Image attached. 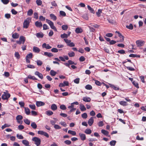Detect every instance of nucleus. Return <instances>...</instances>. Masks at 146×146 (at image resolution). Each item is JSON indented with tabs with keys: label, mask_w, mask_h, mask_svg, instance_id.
<instances>
[{
	"label": "nucleus",
	"mask_w": 146,
	"mask_h": 146,
	"mask_svg": "<svg viewBox=\"0 0 146 146\" xmlns=\"http://www.w3.org/2000/svg\"><path fill=\"white\" fill-rule=\"evenodd\" d=\"M31 21V18L30 17H29L25 20L23 23V27L25 29L27 28Z\"/></svg>",
	"instance_id": "obj_1"
},
{
	"label": "nucleus",
	"mask_w": 146,
	"mask_h": 146,
	"mask_svg": "<svg viewBox=\"0 0 146 146\" xmlns=\"http://www.w3.org/2000/svg\"><path fill=\"white\" fill-rule=\"evenodd\" d=\"M46 21L52 29H53L56 31H57V29L56 27L54 26V23L53 22L47 19H46Z\"/></svg>",
	"instance_id": "obj_2"
},
{
	"label": "nucleus",
	"mask_w": 146,
	"mask_h": 146,
	"mask_svg": "<svg viewBox=\"0 0 146 146\" xmlns=\"http://www.w3.org/2000/svg\"><path fill=\"white\" fill-rule=\"evenodd\" d=\"M64 40L67 44V45L70 47H72L75 46V44L73 42H72L71 40H69L67 39L64 38Z\"/></svg>",
	"instance_id": "obj_3"
},
{
	"label": "nucleus",
	"mask_w": 146,
	"mask_h": 146,
	"mask_svg": "<svg viewBox=\"0 0 146 146\" xmlns=\"http://www.w3.org/2000/svg\"><path fill=\"white\" fill-rule=\"evenodd\" d=\"M25 38L23 36H20L19 40L16 41L17 44H23L25 41Z\"/></svg>",
	"instance_id": "obj_4"
},
{
	"label": "nucleus",
	"mask_w": 146,
	"mask_h": 146,
	"mask_svg": "<svg viewBox=\"0 0 146 146\" xmlns=\"http://www.w3.org/2000/svg\"><path fill=\"white\" fill-rule=\"evenodd\" d=\"M32 140L33 141L35 142V144L37 145H39L41 143V140L39 138L35 137H33Z\"/></svg>",
	"instance_id": "obj_5"
},
{
	"label": "nucleus",
	"mask_w": 146,
	"mask_h": 146,
	"mask_svg": "<svg viewBox=\"0 0 146 146\" xmlns=\"http://www.w3.org/2000/svg\"><path fill=\"white\" fill-rule=\"evenodd\" d=\"M10 96V94L8 93L4 92L3 94L2 95V98L4 100L8 99Z\"/></svg>",
	"instance_id": "obj_6"
},
{
	"label": "nucleus",
	"mask_w": 146,
	"mask_h": 146,
	"mask_svg": "<svg viewBox=\"0 0 146 146\" xmlns=\"http://www.w3.org/2000/svg\"><path fill=\"white\" fill-rule=\"evenodd\" d=\"M136 43L138 46L141 47L144 44V42L142 41L138 40L136 41Z\"/></svg>",
	"instance_id": "obj_7"
},
{
	"label": "nucleus",
	"mask_w": 146,
	"mask_h": 146,
	"mask_svg": "<svg viewBox=\"0 0 146 146\" xmlns=\"http://www.w3.org/2000/svg\"><path fill=\"white\" fill-rule=\"evenodd\" d=\"M42 47L43 48H45L46 49H50L52 48V46L49 45L48 44H46V43H44L42 45Z\"/></svg>",
	"instance_id": "obj_8"
},
{
	"label": "nucleus",
	"mask_w": 146,
	"mask_h": 146,
	"mask_svg": "<svg viewBox=\"0 0 146 146\" xmlns=\"http://www.w3.org/2000/svg\"><path fill=\"white\" fill-rule=\"evenodd\" d=\"M79 134L82 140L84 141L86 139V136L85 134L80 133Z\"/></svg>",
	"instance_id": "obj_9"
},
{
	"label": "nucleus",
	"mask_w": 146,
	"mask_h": 146,
	"mask_svg": "<svg viewBox=\"0 0 146 146\" xmlns=\"http://www.w3.org/2000/svg\"><path fill=\"white\" fill-rule=\"evenodd\" d=\"M94 122V119L93 117H91L88 121V123L89 125L91 126L93 124Z\"/></svg>",
	"instance_id": "obj_10"
},
{
	"label": "nucleus",
	"mask_w": 146,
	"mask_h": 146,
	"mask_svg": "<svg viewBox=\"0 0 146 146\" xmlns=\"http://www.w3.org/2000/svg\"><path fill=\"white\" fill-rule=\"evenodd\" d=\"M44 103L41 101H37L36 102V105L38 107H40L42 106H43L44 105Z\"/></svg>",
	"instance_id": "obj_11"
},
{
	"label": "nucleus",
	"mask_w": 146,
	"mask_h": 146,
	"mask_svg": "<svg viewBox=\"0 0 146 146\" xmlns=\"http://www.w3.org/2000/svg\"><path fill=\"white\" fill-rule=\"evenodd\" d=\"M35 26L38 27H41L42 26V24L41 22L36 21L35 23Z\"/></svg>",
	"instance_id": "obj_12"
},
{
	"label": "nucleus",
	"mask_w": 146,
	"mask_h": 146,
	"mask_svg": "<svg viewBox=\"0 0 146 146\" xmlns=\"http://www.w3.org/2000/svg\"><path fill=\"white\" fill-rule=\"evenodd\" d=\"M82 100L86 102H89L91 100V99L90 97L87 96L83 97Z\"/></svg>",
	"instance_id": "obj_13"
},
{
	"label": "nucleus",
	"mask_w": 146,
	"mask_h": 146,
	"mask_svg": "<svg viewBox=\"0 0 146 146\" xmlns=\"http://www.w3.org/2000/svg\"><path fill=\"white\" fill-rule=\"evenodd\" d=\"M35 75L37 76L40 78L41 79L43 78V76L42 74L38 71L35 72Z\"/></svg>",
	"instance_id": "obj_14"
},
{
	"label": "nucleus",
	"mask_w": 146,
	"mask_h": 146,
	"mask_svg": "<svg viewBox=\"0 0 146 146\" xmlns=\"http://www.w3.org/2000/svg\"><path fill=\"white\" fill-rule=\"evenodd\" d=\"M76 33H81L83 32L82 29L81 28H77L75 30Z\"/></svg>",
	"instance_id": "obj_15"
},
{
	"label": "nucleus",
	"mask_w": 146,
	"mask_h": 146,
	"mask_svg": "<svg viewBox=\"0 0 146 146\" xmlns=\"http://www.w3.org/2000/svg\"><path fill=\"white\" fill-rule=\"evenodd\" d=\"M36 35L38 38H42L43 37L44 35L42 32H40L36 33Z\"/></svg>",
	"instance_id": "obj_16"
},
{
	"label": "nucleus",
	"mask_w": 146,
	"mask_h": 146,
	"mask_svg": "<svg viewBox=\"0 0 146 146\" xmlns=\"http://www.w3.org/2000/svg\"><path fill=\"white\" fill-rule=\"evenodd\" d=\"M80 109L82 111H84L86 110L84 106L82 104L80 105Z\"/></svg>",
	"instance_id": "obj_17"
},
{
	"label": "nucleus",
	"mask_w": 146,
	"mask_h": 146,
	"mask_svg": "<svg viewBox=\"0 0 146 146\" xmlns=\"http://www.w3.org/2000/svg\"><path fill=\"white\" fill-rule=\"evenodd\" d=\"M51 108L52 110L55 111L57 109V107L56 104H53L51 106Z\"/></svg>",
	"instance_id": "obj_18"
},
{
	"label": "nucleus",
	"mask_w": 146,
	"mask_h": 146,
	"mask_svg": "<svg viewBox=\"0 0 146 146\" xmlns=\"http://www.w3.org/2000/svg\"><path fill=\"white\" fill-rule=\"evenodd\" d=\"M33 51L35 52H38L40 51V49L36 46H34L33 48Z\"/></svg>",
	"instance_id": "obj_19"
},
{
	"label": "nucleus",
	"mask_w": 146,
	"mask_h": 146,
	"mask_svg": "<svg viewBox=\"0 0 146 146\" xmlns=\"http://www.w3.org/2000/svg\"><path fill=\"white\" fill-rule=\"evenodd\" d=\"M44 55L49 57H50L53 56V54L52 53L47 52H44Z\"/></svg>",
	"instance_id": "obj_20"
},
{
	"label": "nucleus",
	"mask_w": 146,
	"mask_h": 146,
	"mask_svg": "<svg viewBox=\"0 0 146 146\" xmlns=\"http://www.w3.org/2000/svg\"><path fill=\"white\" fill-rule=\"evenodd\" d=\"M50 16L51 18V19L53 20L54 21H55L56 20V17L54 14H51L50 15Z\"/></svg>",
	"instance_id": "obj_21"
},
{
	"label": "nucleus",
	"mask_w": 146,
	"mask_h": 146,
	"mask_svg": "<svg viewBox=\"0 0 146 146\" xmlns=\"http://www.w3.org/2000/svg\"><path fill=\"white\" fill-rule=\"evenodd\" d=\"M31 126L34 129H36L37 127L36 124L35 122H32L31 123Z\"/></svg>",
	"instance_id": "obj_22"
},
{
	"label": "nucleus",
	"mask_w": 146,
	"mask_h": 146,
	"mask_svg": "<svg viewBox=\"0 0 146 146\" xmlns=\"http://www.w3.org/2000/svg\"><path fill=\"white\" fill-rule=\"evenodd\" d=\"M12 36L14 38H17L19 36V35L17 33H15L13 34Z\"/></svg>",
	"instance_id": "obj_23"
},
{
	"label": "nucleus",
	"mask_w": 146,
	"mask_h": 146,
	"mask_svg": "<svg viewBox=\"0 0 146 146\" xmlns=\"http://www.w3.org/2000/svg\"><path fill=\"white\" fill-rule=\"evenodd\" d=\"M68 132L69 134L72 135L74 136L75 135H76V132L74 131L69 130L68 131Z\"/></svg>",
	"instance_id": "obj_24"
},
{
	"label": "nucleus",
	"mask_w": 146,
	"mask_h": 146,
	"mask_svg": "<svg viewBox=\"0 0 146 146\" xmlns=\"http://www.w3.org/2000/svg\"><path fill=\"white\" fill-rule=\"evenodd\" d=\"M25 113L27 115H29L30 113V111L29 109L27 107H25Z\"/></svg>",
	"instance_id": "obj_25"
},
{
	"label": "nucleus",
	"mask_w": 146,
	"mask_h": 146,
	"mask_svg": "<svg viewBox=\"0 0 146 146\" xmlns=\"http://www.w3.org/2000/svg\"><path fill=\"white\" fill-rule=\"evenodd\" d=\"M84 132L87 134H90L92 133V131L90 129L88 128L85 130Z\"/></svg>",
	"instance_id": "obj_26"
},
{
	"label": "nucleus",
	"mask_w": 146,
	"mask_h": 146,
	"mask_svg": "<svg viewBox=\"0 0 146 146\" xmlns=\"http://www.w3.org/2000/svg\"><path fill=\"white\" fill-rule=\"evenodd\" d=\"M119 104L123 106H126L128 105L126 102L121 101L119 102Z\"/></svg>",
	"instance_id": "obj_27"
},
{
	"label": "nucleus",
	"mask_w": 146,
	"mask_h": 146,
	"mask_svg": "<svg viewBox=\"0 0 146 146\" xmlns=\"http://www.w3.org/2000/svg\"><path fill=\"white\" fill-rule=\"evenodd\" d=\"M109 85H110V86L111 87L114 89L115 90H119V89L118 87L114 85L111 84H109Z\"/></svg>",
	"instance_id": "obj_28"
},
{
	"label": "nucleus",
	"mask_w": 146,
	"mask_h": 146,
	"mask_svg": "<svg viewBox=\"0 0 146 146\" xmlns=\"http://www.w3.org/2000/svg\"><path fill=\"white\" fill-rule=\"evenodd\" d=\"M88 9L92 13H95V11L92 8H91L89 5H88L87 6Z\"/></svg>",
	"instance_id": "obj_29"
},
{
	"label": "nucleus",
	"mask_w": 146,
	"mask_h": 146,
	"mask_svg": "<svg viewBox=\"0 0 146 146\" xmlns=\"http://www.w3.org/2000/svg\"><path fill=\"white\" fill-rule=\"evenodd\" d=\"M101 132L106 135H107L109 134V132L104 129H102Z\"/></svg>",
	"instance_id": "obj_30"
},
{
	"label": "nucleus",
	"mask_w": 146,
	"mask_h": 146,
	"mask_svg": "<svg viewBox=\"0 0 146 146\" xmlns=\"http://www.w3.org/2000/svg\"><path fill=\"white\" fill-rule=\"evenodd\" d=\"M22 143L23 144L26 145H29V142L26 140H22Z\"/></svg>",
	"instance_id": "obj_31"
},
{
	"label": "nucleus",
	"mask_w": 146,
	"mask_h": 146,
	"mask_svg": "<svg viewBox=\"0 0 146 146\" xmlns=\"http://www.w3.org/2000/svg\"><path fill=\"white\" fill-rule=\"evenodd\" d=\"M102 13V10L99 9L98 10L97 12H96V14L98 17L100 16V14Z\"/></svg>",
	"instance_id": "obj_32"
},
{
	"label": "nucleus",
	"mask_w": 146,
	"mask_h": 146,
	"mask_svg": "<svg viewBox=\"0 0 146 146\" xmlns=\"http://www.w3.org/2000/svg\"><path fill=\"white\" fill-rule=\"evenodd\" d=\"M46 113L47 115L49 116L51 115L53 113V112L50 110H48L46 111Z\"/></svg>",
	"instance_id": "obj_33"
},
{
	"label": "nucleus",
	"mask_w": 146,
	"mask_h": 146,
	"mask_svg": "<svg viewBox=\"0 0 146 146\" xmlns=\"http://www.w3.org/2000/svg\"><path fill=\"white\" fill-rule=\"evenodd\" d=\"M24 121L26 124L29 125L30 124V121L27 119H24Z\"/></svg>",
	"instance_id": "obj_34"
},
{
	"label": "nucleus",
	"mask_w": 146,
	"mask_h": 146,
	"mask_svg": "<svg viewBox=\"0 0 146 146\" xmlns=\"http://www.w3.org/2000/svg\"><path fill=\"white\" fill-rule=\"evenodd\" d=\"M56 72L53 70H51L50 71V74L52 76H55L56 74Z\"/></svg>",
	"instance_id": "obj_35"
},
{
	"label": "nucleus",
	"mask_w": 146,
	"mask_h": 146,
	"mask_svg": "<svg viewBox=\"0 0 146 146\" xmlns=\"http://www.w3.org/2000/svg\"><path fill=\"white\" fill-rule=\"evenodd\" d=\"M28 78L33 80H37V79L34 76H32L31 75H29L28 76Z\"/></svg>",
	"instance_id": "obj_36"
},
{
	"label": "nucleus",
	"mask_w": 146,
	"mask_h": 146,
	"mask_svg": "<svg viewBox=\"0 0 146 146\" xmlns=\"http://www.w3.org/2000/svg\"><path fill=\"white\" fill-rule=\"evenodd\" d=\"M33 11L32 9H29L27 12V15L29 16H31L33 14Z\"/></svg>",
	"instance_id": "obj_37"
},
{
	"label": "nucleus",
	"mask_w": 146,
	"mask_h": 146,
	"mask_svg": "<svg viewBox=\"0 0 146 146\" xmlns=\"http://www.w3.org/2000/svg\"><path fill=\"white\" fill-rule=\"evenodd\" d=\"M68 54L69 56L70 57H72L74 56H75V53L73 52H69Z\"/></svg>",
	"instance_id": "obj_38"
},
{
	"label": "nucleus",
	"mask_w": 146,
	"mask_h": 146,
	"mask_svg": "<svg viewBox=\"0 0 146 146\" xmlns=\"http://www.w3.org/2000/svg\"><path fill=\"white\" fill-rule=\"evenodd\" d=\"M126 27L130 30H132L133 29V25L131 24H130L129 25H127Z\"/></svg>",
	"instance_id": "obj_39"
},
{
	"label": "nucleus",
	"mask_w": 146,
	"mask_h": 146,
	"mask_svg": "<svg viewBox=\"0 0 146 146\" xmlns=\"http://www.w3.org/2000/svg\"><path fill=\"white\" fill-rule=\"evenodd\" d=\"M23 118V116L20 115H18L16 117V119L17 121H18L19 120H22Z\"/></svg>",
	"instance_id": "obj_40"
},
{
	"label": "nucleus",
	"mask_w": 146,
	"mask_h": 146,
	"mask_svg": "<svg viewBox=\"0 0 146 146\" xmlns=\"http://www.w3.org/2000/svg\"><path fill=\"white\" fill-rule=\"evenodd\" d=\"M85 88L86 89L88 90H90L92 89V86L89 84L86 85L85 86Z\"/></svg>",
	"instance_id": "obj_41"
},
{
	"label": "nucleus",
	"mask_w": 146,
	"mask_h": 146,
	"mask_svg": "<svg viewBox=\"0 0 146 146\" xmlns=\"http://www.w3.org/2000/svg\"><path fill=\"white\" fill-rule=\"evenodd\" d=\"M116 142L115 140H112L110 142V144L111 146H114Z\"/></svg>",
	"instance_id": "obj_42"
},
{
	"label": "nucleus",
	"mask_w": 146,
	"mask_h": 146,
	"mask_svg": "<svg viewBox=\"0 0 146 146\" xmlns=\"http://www.w3.org/2000/svg\"><path fill=\"white\" fill-rule=\"evenodd\" d=\"M62 28L63 30L66 31L68 29V26L66 25H63L62 26Z\"/></svg>",
	"instance_id": "obj_43"
},
{
	"label": "nucleus",
	"mask_w": 146,
	"mask_h": 146,
	"mask_svg": "<svg viewBox=\"0 0 146 146\" xmlns=\"http://www.w3.org/2000/svg\"><path fill=\"white\" fill-rule=\"evenodd\" d=\"M60 37L62 38H67L68 37V35L64 33L63 34H61L60 35Z\"/></svg>",
	"instance_id": "obj_44"
},
{
	"label": "nucleus",
	"mask_w": 146,
	"mask_h": 146,
	"mask_svg": "<svg viewBox=\"0 0 146 146\" xmlns=\"http://www.w3.org/2000/svg\"><path fill=\"white\" fill-rule=\"evenodd\" d=\"M36 62L37 63V64L38 66H41L42 64V62L39 60H38L36 61Z\"/></svg>",
	"instance_id": "obj_45"
},
{
	"label": "nucleus",
	"mask_w": 146,
	"mask_h": 146,
	"mask_svg": "<svg viewBox=\"0 0 146 146\" xmlns=\"http://www.w3.org/2000/svg\"><path fill=\"white\" fill-rule=\"evenodd\" d=\"M115 33H118V36L120 38H124V36H123L119 31H116Z\"/></svg>",
	"instance_id": "obj_46"
},
{
	"label": "nucleus",
	"mask_w": 146,
	"mask_h": 146,
	"mask_svg": "<svg viewBox=\"0 0 146 146\" xmlns=\"http://www.w3.org/2000/svg\"><path fill=\"white\" fill-rule=\"evenodd\" d=\"M60 108L61 109L64 110L66 109V108L64 105L62 104L60 106Z\"/></svg>",
	"instance_id": "obj_47"
},
{
	"label": "nucleus",
	"mask_w": 146,
	"mask_h": 146,
	"mask_svg": "<svg viewBox=\"0 0 146 146\" xmlns=\"http://www.w3.org/2000/svg\"><path fill=\"white\" fill-rule=\"evenodd\" d=\"M82 117L84 119H86L88 117L87 113H84L82 115Z\"/></svg>",
	"instance_id": "obj_48"
},
{
	"label": "nucleus",
	"mask_w": 146,
	"mask_h": 146,
	"mask_svg": "<svg viewBox=\"0 0 146 146\" xmlns=\"http://www.w3.org/2000/svg\"><path fill=\"white\" fill-rule=\"evenodd\" d=\"M98 124L99 127H102L104 125V123L102 121H99L98 123Z\"/></svg>",
	"instance_id": "obj_49"
},
{
	"label": "nucleus",
	"mask_w": 146,
	"mask_h": 146,
	"mask_svg": "<svg viewBox=\"0 0 146 146\" xmlns=\"http://www.w3.org/2000/svg\"><path fill=\"white\" fill-rule=\"evenodd\" d=\"M15 56L17 58L19 59L20 58V55L19 53L17 52H15Z\"/></svg>",
	"instance_id": "obj_50"
},
{
	"label": "nucleus",
	"mask_w": 146,
	"mask_h": 146,
	"mask_svg": "<svg viewBox=\"0 0 146 146\" xmlns=\"http://www.w3.org/2000/svg\"><path fill=\"white\" fill-rule=\"evenodd\" d=\"M33 54L32 53H30L28 54L26 56V58H32Z\"/></svg>",
	"instance_id": "obj_51"
},
{
	"label": "nucleus",
	"mask_w": 146,
	"mask_h": 146,
	"mask_svg": "<svg viewBox=\"0 0 146 146\" xmlns=\"http://www.w3.org/2000/svg\"><path fill=\"white\" fill-rule=\"evenodd\" d=\"M17 137L19 139H23L24 138L23 136L21 135L17 134Z\"/></svg>",
	"instance_id": "obj_52"
},
{
	"label": "nucleus",
	"mask_w": 146,
	"mask_h": 146,
	"mask_svg": "<svg viewBox=\"0 0 146 146\" xmlns=\"http://www.w3.org/2000/svg\"><path fill=\"white\" fill-rule=\"evenodd\" d=\"M36 2L38 5H40L42 4V1L40 0H37Z\"/></svg>",
	"instance_id": "obj_53"
},
{
	"label": "nucleus",
	"mask_w": 146,
	"mask_h": 146,
	"mask_svg": "<svg viewBox=\"0 0 146 146\" xmlns=\"http://www.w3.org/2000/svg\"><path fill=\"white\" fill-rule=\"evenodd\" d=\"M132 83L133 84V85H134L137 88H139L138 84L136 82H135V81H133L132 82Z\"/></svg>",
	"instance_id": "obj_54"
},
{
	"label": "nucleus",
	"mask_w": 146,
	"mask_h": 146,
	"mask_svg": "<svg viewBox=\"0 0 146 146\" xmlns=\"http://www.w3.org/2000/svg\"><path fill=\"white\" fill-rule=\"evenodd\" d=\"M29 106L30 108L32 110H35V105L33 104V105H29Z\"/></svg>",
	"instance_id": "obj_55"
},
{
	"label": "nucleus",
	"mask_w": 146,
	"mask_h": 146,
	"mask_svg": "<svg viewBox=\"0 0 146 146\" xmlns=\"http://www.w3.org/2000/svg\"><path fill=\"white\" fill-rule=\"evenodd\" d=\"M60 14L61 15L63 16H65L66 15L65 13L63 11H60Z\"/></svg>",
	"instance_id": "obj_56"
},
{
	"label": "nucleus",
	"mask_w": 146,
	"mask_h": 146,
	"mask_svg": "<svg viewBox=\"0 0 146 146\" xmlns=\"http://www.w3.org/2000/svg\"><path fill=\"white\" fill-rule=\"evenodd\" d=\"M51 51L52 52H57L58 51L57 49L54 48H52L51 50Z\"/></svg>",
	"instance_id": "obj_57"
},
{
	"label": "nucleus",
	"mask_w": 146,
	"mask_h": 146,
	"mask_svg": "<svg viewBox=\"0 0 146 146\" xmlns=\"http://www.w3.org/2000/svg\"><path fill=\"white\" fill-rule=\"evenodd\" d=\"M34 18L36 19H37L38 18V13L36 12H35L34 13Z\"/></svg>",
	"instance_id": "obj_58"
},
{
	"label": "nucleus",
	"mask_w": 146,
	"mask_h": 146,
	"mask_svg": "<svg viewBox=\"0 0 146 146\" xmlns=\"http://www.w3.org/2000/svg\"><path fill=\"white\" fill-rule=\"evenodd\" d=\"M18 129L19 130H21L24 128V126L23 125H20L18 126Z\"/></svg>",
	"instance_id": "obj_59"
},
{
	"label": "nucleus",
	"mask_w": 146,
	"mask_h": 146,
	"mask_svg": "<svg viewBox=\"0 0 146 146\" xmlns=\"http://www.w3.org/2000/svg\"><path fill=\"white\" fill-rule=\"evenodd\" d=\"M2 2L5 4H7L9 2V0H1Z\"/></svg>",
	"instance_id": "obj_60"
},
{
	"label": "nucleus",
	"mask_w": 146,
	"mask_h": 146,
	"mask_svg": "<svg viewBox=\"0 0 146 146\" xmlns=\"http://www.w3.org/2000/svg\"><path fill=\"white\" fill-rule=\"evenodd\" d=\"M19 104L21 107H23L25 105L24 103L23 102H19Z\"/></svg>",
	"instance_id": "obj_61"
},
{
	"label": "nucleus",
	"mask_w": 146,
	"mask_h": 146,
	"mask_svg": "<svg viewBox=\"0 0 146 146\" xmlns=\"http://www.w3.org/2000/svg\"><path fill=\"white\" fill-rule=\"evenodd\" d=\"M54 127L56 129H59L61 128V127L60 126L56 124L54 125Z\"/></svg>",
	"instance_id": "obj_62"
},
{
	"label": "nucleus",
	"mask_w": 146,
	"mask_h": 146,
	"mask_svg": "<svg viewBox=\"0 0 146 146\" xmlns=\"http://www.w3.org/2000/svg\"><path fill=\"white\" fill-rule=\"evenodd\" d=\"M48 26L45 24L43 25V29L44 30H46L48 29Z\"/></svg>",
	"instance_id": "obj_63"
},
{
	"label": "nucleus",
	"mask_w": 146,
	"mask_h": 146,
	"mask_svg": "<svg viewBox=\"0 0 146 146\" xmlns=\"http://www.w3.org/2000/svg\"><path fill=\"white\" fill-rule=\"evenodd\" d=\"M85 60V58L83 56H81L79 58V60L81 62H83Z\"/></svg>",
	"instance_id": "obj_64"
}]
</instances>
